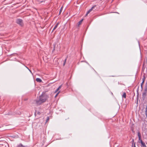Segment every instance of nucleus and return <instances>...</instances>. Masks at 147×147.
<instances>
[{
    "label": "nucleus",
    "instance_id": "f257e3e1",
    "mask_svg": "<svg viewBox=\"0 0 147 147\" xmlns=\"http://www.w3.org/2000/svg\"><path fill=\"white\" fill-rule=\"evenodd\" d=\"M49 97L48 95L42 93L37 99L35 100V103L37 105H40L45 102Z\"/></svg>",
    "mask_w": 147,
    "mask_h": 147
},
{
    "label": "nucleus",
    "instance_id": "f03ea898",
    "mask_svg": "<svg viewBox=\"0 0 147 147\" xmlns=\"http://www.w3.org/2000/svg\"><path fill=\"white\" fill-rule=\"evenodd\" d=\"M16 23L21 26H22L23 25V23L22 20L20 19H18L16 21Z\"/></svg>",
    "mask_w": 147,
    "mask_h": 147
},
{
    "label": "nucleus",
    "instance_id": "7ed1b4c3",
    "mask_svg": "<svg viewBox=\"0 0 147 147\" xmlns=\"http://www.w3.org/2000/svg\"><path fill=\"white\" fill-rule=\"evenodd\" d=\"M59 24V23H57V24L55 25L52 32H53L54 30L58 26Z\"/></svg>",
    "mask_w": 147,
    "mask_h": 147
},
{
    "label": "nucleus",
    "instance_id": "20e7f679",
    "mask_svg": "<svg viewBox=\"0 0 147 147\" xmlns=\"http://www.w3.org/2000/svg\"><path fill=\"white\" fill-rule=\"evenodd\" d=\"M36 81L39 82H42V80L38 78L36 79Z\"/></svg>",
    "mask_w": 147,
    "mask_h": 147
},
{
    "label": "nucleus",
    "instance_id": "39448f33",
    "mask_svg": "<svg viewBox=\"0 0 147 147\" xmlns=\"http://www.w3.org/2000/svg\"><path fill=\"white\" fill-rule=\"evenodd\" d=\"M138 135L139 138V140H140L141 139V134L140 132H138Z\"/></svg>",
    "mask_w": 147,
    "mask_h": 147
},
{
    "label": "nucleus",
    "instance_id": "423d86ee",
    "mask_svg": "<svg viewBox=\"0 0 147 147\" xmlns=\"http://www.w3.org/2000/svg\"><path fill=\"white\" fill-rule=\"evenodd\" d=\"M83 19H82V20H81L78 23V26H79L80 25L82 22L83 21Z\"/></svg>",
    "mask_w": 147,
    "mask_h": 147
},
{
    "label": "nucleus",
    "instance_id": "0eeeda50",
    "mask_svg": "<svg viewBox=\"0 0 147 147\" xmlns=\"http://www.w3.org/2000/svg\"><path fill=\"white\" fill-rule=\"evenodd\" d=\"M17 147H25V146L21 144L18 145L17 146Z\"/></svg>",
    "mask_w": 147,
    "mask_h": 147
},
{
    "label": "nucleus",
    "instance_id": "6e6552de",
    "mask_svg": "<svg viewBox=\"0 0 147 147\" xmlns=\"http://www.w3.org/2000/svg\"><path fill=\"white\" fill-rule=\"evenodd\" d=\"M122 97L124 98H126V94L124 92L123 93V94L122 96Z\"/></svg>",
    "mask_w": 147,
    "mask_h": 147
},
{
    "label": "nucleus",
    "instance_id": "1a4fd4ad",
    "mask_svg": "<svg viewBox=\"0 0 147 147\" xmlns=\"http://www.w3.org/2000/svg\"><path fill=\"white\" fill-rule=\"evenodd\" d=\"M95 6H94L92 7L91 9H90L89 11H90V12L93 10V9L94 8Z\"/></svg>",
    "mask_w": 147,
    "mask_h": 147
},
{
    "label": "nucleus",
    "instance_id": "9d476101",
    "mask_svg": "<svg viewBox=\"0 0 147 147\" xmlns=\"http://www.w3.org/2000/svg\"><path fill=\"white\" fill-rule=\"evenodd\" d=\"M95 6H94L92 7L91 9H90L89 11H90V12L93 10V9L94 8Z\"/></svg>",
    "mask_w": 147,
    "mask_h": 147
},
{
    "label": "nucleus",
    "instance_id": "9b49d317",
    "mask_svg": "<svg viewBox=\"0 0 147 147\" xmlns=\"http://www.w3.org/2000/svg\"><path fill=\"white\" fill-rule=\"evenodd\" d=\"M95 6H94L92 7L91 9H90L89 11H90V12L93 10V9L94 8Z\"/></svg>",
    "mask_w": 147,
    "mask_h": 147
},
{
    "label": "nucleus",
    "instance_id": "f8f14e48",
    "mask_svg": "<svg viewBox=\"0 0 147 147\" xmlns=\"http://www.w3.org/2000/svg\"><path fill=\"white\" fill-rule=\"evenodd\" d=\"M66 60H67V58L65 59V60H64V63H63V66H64L66 63Z\"/></svg>",
    "mask_w": 147,
    "mask_h": 147
},
{
    "label": "nucleus",
    "instance_id": "ddd939ff",
    "mask_svg": "<svg viewBox=\"0 0 147 147\" xmlns=\"http://www.w3.org/2000/svg\"><path fill=\"white\" fill-rule=\"evenodd\" d=\"M60 91H59L57 93V94H56V95L55 96V98H56L57 96L58 95V94H59V93H60Z\"/></svg>",
    "mask_w": 147,
    "mask_h": 147
},
{
    "label": "nucleus",
    "instance_id": "4468645a",
    "mask_svg": "<svg viewBox=\"0 0 147 147\" xmlns=\"http://www.w3.org/2000/svg\"><path fill=\"white\" fill-rule=\"evenodd\" d=\"M61 86H62L61 85L60 86H59V87L57 89V90H59L60 89L61 87Z\"/></svg>",
    "mask_w": 147,
    "mask_h": 147
},
{
    "label": "nucleus",
    "instance_id": "2eb2a0df",
    "mask_svg": "<svg viewBox=\"0 0 147 147\" xmlns=\"http://www.w3.org/2000/svg\"><path fill=\"white\" fill-rule=\"evenodd\" d=\"M90 11H89V10L87 12L86 15V16L88 15V13H90Z\"/></svg>",
    "mask_w": 147,
    "mask_h": 147
},
{
    "label": "nucleus",
    "instance_id": "dca6fc26",
    "mask_svg": "<svg viewBox=\"0 0 147 147\" xmlns=\"http://www.w3.org/2000/svg\"><path fill=\"white\" fill-rule=\"evenodd\" d=\"M143 146H146V145H145V144L143 142V143H142V144H141Z\"/></svg>",
    "mask_w": 147,
    "mask_h": 147
},
{
    "label": "nucleus",
    "instance_id": "f3484780",
    "mask_svg": "<svg viewBox=\"0 0 147 147\" xmlns=\"http://www.w3.org/2000/svg\"><path fill=\"white\" fill-rule=\"evenodd\" d=\"M63 7H61V9H60V11H59V13H61V11H62V10L63 9Z\"/></svg>",
    "mask_w": 147,
    "mask_h": 147
},
{
    "label": "nucleus",
    "instance_id": "a211bd4d",
    "mask_svg": "<svg viewBox=\"0 0 147 147\" xmlns=\"http://www.w3.org/2000/svg\"><path fill=\"white\" fill-rule=\"evenodd\" d=\"M49 117H47V119H46V122H47V121L49 120Z\"/></svg>",
    "mask_w": 147,
    "mask_h": 147
},
{
    "label": "nucleus",
    "instance_id": "6ab92c4d",
    "mask_svg": "<svg viewBox=\"0 0 147 147\" xmlns=\"http://www.w3.org/2000/svg\"><path fill=\"white\" fill-rule=\"evenodd\" d=\"M140 140V142L141 143V144H142V143L143 142L142 141V140L140 139V140Z\"/></svg>",
    "mask_w": 147,
    "mask_h": 147
},
{
    "label": "nucleus",
    "instance_id": "aec40b11",
    "mask_svg": "<svg viewBox=\"0 0 147 147\" xmlns=\"http://www.w3.org/2000/svg\"><path fill=\"white\" fill-rule=\"evenodd\" d=\"M140 140V142L141 143V144H142V143L143 142L142 141V140L140 139V140Z\"/></svg>",
    "mask_w": 147,
    "mask_h": 147
},
{
    "label": "nucleus",
    "instance_id": "412c9836",
    "mask_svg": "<svg viewBox=\"0 0 147 147\" xmlns=\"http://www.w3.org/2000/svg\"><path fill=\"white\" fill-rule=\"evenodd\" d=\"M59 90H57V89L56 90V91L55 92V93H56L57 91H58Z\"/></svg>",
    "mask_w": 147,
    "mask_h": 147
},
{
    "label": "nucleus",
    "instance_id": "4be33fe9",
    "mask_svg": "<svg viewBox=\"0 0 147 147\" xmlns=\"http://www.w3.org/2000/svg\"><path fill=\"white\" fill-rule=\"evenodd\" d=\"M144 81H143V82H142V83L141 84V86H142V84H143V83H144Z\"/></svg>",
    "mask_w": 147,
    "mask_h": 147
},
{
    "label": "nucleus",
    "instance_id": "5701e85b",
    "mask_svg": "<svg viewBox=\"0 0 147 147\" xmlns=\"http://www.w3.org/2000/svg\"><path fill=\"white\" fill-rule=\"evenodd\" d=\"M37 114L39 115H40V113L39 112H38L37 113Z\"/></svg>",
    "mask_w": 147,
    "mask_h": 147
},
{
    "label": "nucleus",
    "instance_id": "b1692460",
    "mask_svg": "<svg viewBox=\"0 0 147 147\" xmlns=\"http://www.w3.org/2000/svg\"><path fill=\"white\" fill-rule=\"evenodd\" d=\"M134 147H136V146H135V144L134 145Z\"/></svg>",
    "mask_w": 147,
    "mask_h": 147
},
{
    "label": "nucleus",
    "instance_id": "393cba45",
    "mask_svg": "<svg viewBox=\"0 0 147 147\" xmlns=\"http://www.w3.org/2000/svg\"><path fill=\"white\" fill-rule=\"evenodd\" d=\"M28 69L29 70V71H30V70H29V69Z\"/></svg>",
    "mask_w": 147,
    "mask_h": 147
}]
</instances>
